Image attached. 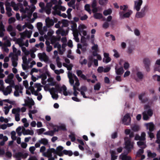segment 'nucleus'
<instances>
[{
    "instance_id": "052dcab7",
    "label": "nucleus",
    "mask_w": 160,
    "mask_h": 160,
    "mask_svg": "<svg viewBox=\"0 0 160 160\" xmlns=\"http://www.w3.org/2000/svg\"><path fill=\"white\" fill-rule=\"evenodd\" d=\"M22 121L24 123L23 125L25 128L28 127L29 125V123L28 122L27 119L26 118H23L22 119Z\"/></svg>"
},
{
    "instance_id": "6ab92c4d",
    "label": "nucleus",
    "mask_w": 160,
    "mask_h": 160,
    "mask_svg": "<svg viewBox=\"0 0 160 160\" xmlns=\"http://www.w3.org/2000/svg\"><path fill=\"white\" fill-rule=\"evenodd\" d=\"M131 119L130 115L128 113L126 114L122 119V123L124 124L128 125H129L131 122Z\"/></svg>"
},
{
    "instance_id": "774afa93",
    "label": "nucleus",
    "mask_w": 160,
    "mask_h": 160,
    "mask_svg": "<svg viewBox=\"0 0 160 160\" xmlns=\"http://www.w3.org/2000/svg\"><path fill=\"white\" fill-rule=\"evenodd\" d=\"M157 140L156 141V142L160 144V131H159L157 135Z\"/></svg>"
},
{
    "instance_id": "c9c22d12",
    "label": "nucleus",
    "mask_w": 160,
    "mask_h": 160,
    "mask_svg": "<svg viewBox=\"0 0 160 160\" xmlns=\"http://www.w3.org/2000/svg\"><path fill=\"white\" fill-rule=\"evenodd\" d=\"M92 44L93 45L92 47V49L93 51L92 54L93 56H95L98 51V46L97 44H95L94 42V44Z\"/></svg>"
},
{
    "instance_id": "49530a36",
    "label": "nucleus",
    "mask_w": 160,
    "mask_h": 160,
    "mask_svg": "<svg viewBox=\"0 0 160 160\" xmlns=\"http://www.w3.org/2000/svg\"><path fill=\"white\" fill-rule=\"evenodd\" d=\"M75 0H71L69 2H68V5L69 7L72 8L74 9H75L76 8L75 5Z\"/></svg>"
},
{
    "instance_id": "dca6fc26",
    "label": "nucleus",
    "mask_w": 160,
    "mask_h": 160,
    "mask_svg": "<svg viewBox=\"0 0 160 160\" xmlns=\"http://www.w3.org/2000/svg\"><path fill=\"white\" fill-rule=\"evenodd\" d=\"M56 150L53 148L49 149L47 150L46 152L42 153V155L48 158L52 157V153L56 154Z\"/></svg>"
},
{
    "instance_id": "a18cd8bd",
    "label": "nucleus",
    "mask_w": 160,
    "mask_h": 160,
    "mask_svg": "<svg viewBox=\"0 0 160 160\" xmlns=\"http://www.w3.org/2000/svg\"><path fill=\"white\" fill-rule=\"evenodd\" d=\"M27 156V154H25L24 155L21 152H18L16 154V158L17 160H20V158H26Z\"/></svg>"
},
{
    "instance_id": "6e6552de",
    "label": "nucleus",
    "mask_w": 160,
    "mask_h": 160,
    "mask_svg": "<svg viewBox=\"0 0 160 160\" xmlns=\"http://www.w3.org/2000/svg\"><path fill=\"white\" fill-rule=\"evenodd\" d=\"M52 9L53 11L52 12V14L55 15L56 14L60 15V11H64L66 10V8L65 7L61 5H56L52 7Z\"/></svg>"
},
{
    "instance_id": "13d9d810",
    "label": "nucleus",
    "mask_w": 160,
    "mask_h": 160,
    "mask_svg": "<svg viewBox=\"0 0 160 160\" xmlns=\"http://www.w3.org/2000/svg\"><path fill=\"white\" fill-rule=\"evenodd\" d=\"M21 49L22 52L24 53L25 56H28L30 54L29 51L25 47H22Z\"/></svg>"
},
{
    "instance_id": "69168bd1",
    "label": "nucleus",
    "mask_w": 160,
    "mask_h": 160,
    "mask_svg": "<svg viewBox=\"0 0 160 160\" xmlns=\"http://www.w3.org/2000/svg\"><path fill=\"white\" fill-rule=\"evenodd\" d=\"M101 88V84L99 82L97 83L94 86V89L95 90H99Z\"/></svg>"
},
{
    "instance_id": "1a4fd4ad",
    "label": "nucleus",
    "mask_w": 160,
    "mask_h": 160,
    "mask_svg": "<svg viewBox=\"0 0 160 160\" xmlns=\"http://www.w3.org/2000/svg\"><path fill=\"white\" fill-rule=\"evenodd\" d=\"M38 56L40 60L42 62L44 61L46 63H49L51 62L48 57L44 52L38 53Z\"/></svg>"
},
{
    "instance_id": "79ce46f5",
    "label": "nucleus",
    "mask_w": 160,
    "mask_h": 160,
    "mask_svg": "<svg viewBox=\"0 0 160 160\" xmlns=\"http://www.w3.org/2000/svg\"><path fill=\"white\" fill-rule=\"evenodd\" d=\"M81 42L82 43H87L86 42L87 40H88L90 38V36L88 35H86V36H84V35H81Z\"/></svg>"
},
{
    "instance_id": "4d7b16f0",
    "label": "nucleus",
    "mask_w": 160,
    "mask_h": 160,
    "mask_svg": "<svg viewBox=\"0 0 160 160\" xmlns=\"http://www.w3.org/2000/svg\"><path fill=\"white\" fill-rule=\"evenodd\" d=\"M63 152L65 155H68L69 156H71L73 154V153L72 152L71 150H64L63 151Z\"/></svg>"
},
{
    "instance_id": "4be33fe9",
    "label": "nucleus",
    "mask_w": 160,
    "mask_h": 160,
    "mask_svg": "<svg viewBox=\"0 0 160 160\" xmlns=\"http://www.w3.org/2000/svg\"><path fill=\"white\" fill-rule=\"evenodd\" d=\"M78 29L79 34L81 35V33L82 35L86 36L87 34V32L84 29L86 28V27L84 24H80L78 27Z\"/></svg>"
},
{
    "instance_id": "8fccbe9b",
    "label": "nucleus",
    "mask_w": 160,
    "mask_h": 160,
    "mask_svg": "<svg viewBox=\"0 0 160 160\" xmlns=\"http://www.w3.org/2000/svg\"><path fill=\"white\" fill-rule=\"evenodd\" d=\"M26 27L31 30L33 28V27L32 24L28 23H25V24L23 26V29H24Z\"/></svg>"
},
{
    "instance_id": "4c0bfd02",
    "label": "nucleus",
    "mask_w": 160,
    "mask_h": 160,
    "mask_svg": "<svg viewBox=\"0 0 160 160\" xmlns=\"http://www.w3.org/2000/svg\"><path fill=\"white\" fill-rule=\"evenodd\" d=\"M23 39L24 38L21 36L20 38L16 39L15 43L18 44L20 47L22 48L24 45V43L23 42Z\"/></svg>"
},
{
    "instance_id": "338daca9",
    "label": "nucleus",
    "mask_w": 160,
    "mask_h": 160,
    "mask_svg": "<svg viewBox=\"0 0 160 160\" xmlns=\"http://www.w3.org/2000/svg\"><path fill=\"white\" fill-rule=\"evenodd\" d=\"M69 138H70L72 142H74L75 140V135L73 133H71L69 136Z\"/></svg>"
},
{
    "instance_id": "a19ab883",
    "label": "nucleus",
    "mask_w": 160,
    "mask_h": 160,
    "mask_svg": "<svg viewBox=\"0 0 160 160\" xmlns=\"http://www.w3.org/2000/svg\"><path fill=\"white\" fill-rule=\"evenodd\" d=\"M139 99L142 102H144L147 101L148 99L146 98V95L144 93H142L139 96Z\"/></svg>"
},
{
    "instance_id": "cd10ccee",
    "label": "nucleus",
    "mask_w": 160,
    "mask_h": 160,
    "mask_svg": "<svg viewBox=\"0 0 160 160\" xmlns=\"http://www.w3.org/2000/svg\"><path fill=\"white\" fill-rule=\"evenodd\" d=\"M45 23L48 28H50L54 24L53 20L52 19H51L49 17H48L45 19Z\"/></svg>"
},
{
    "instance_id": "4468645a",
    "label": "nucleus",
    "mask_w": 160,
    "mask_h": 160,
    "mask_svg": "<svg viewBox=\"0 0 160 160\" xmlns=\"http://www.w3.org/2000/svg\"><path fill=\"white\" fill-rule=\"evenodd\" d=\"M132 13V11L131 10H128L126 12H119L120 18L122 19L124 18H128Z\"/></svg>"
},
{
    "instance_id": "393cba45",
    "label": "nucleus",
    "mask_w": 160,
    "mask_h": 160,
    "mask_svg": "<svg viewBox=\"0 0 160 160\" xmlns=\"http://www.w3.org/2000/svg\"><path fill=\"white\" fill-rule=\"evenodd\" d=\"M5 6L7 15L8 17L11 16L12 15V10L10 6H11L13 7L11 5V3L6 2L5 4Z\"/></svg>"
},
{
    "instance_id": "39448f33",
    "label": "nucleus",
    "mask_w": 160,
    "mask_h": 160,
    "mask_svg": "<svg viewBox=\"0 0 160 160\" xmlns=\"http://www.w3.org/2000/svg\"><path fill=\"white\" fill-rule=\"evenodd\" d=\"M144 109V111L142 112L143 118L144 120H148L152 116V111L148 105H145Z\"/></svg>"
},
{
    "instance_id": "09e8293b",
    "label": "nucleus",
    "mask_w": 160,
    "mask_h": 160,
    "mask_svg": "<svg viewBox=\"0 0 160 160\" xmlns=\"http://www.w3.org/2000/svg\"><path fill=\"white\" fill-rule=\"evenodd\" d=\"M94 18L96 19H100L102 18V14L99 13H95L93 14Z\"/></svg>"
},
{
    "instance_id": "b1692460",
    "label": "nucleus",
    "mask_w": 160,
    "mask_h": 160,
    "mask_svg": "<svg viewBox=\"0 0 160 160\" xmlns=\"http://www.w3.org/2000/svg\"><path fill=\"white\" fill-rule=\"evenodd\" d=\"M14 77V74L12 73H10L8 75L7 78L5 79V81L7 83L13 85L14 84V81L13 78Z\"/></svg>"
},
{
    "instance_id": "de8ad7c7",
    "label": "nucleus",
    "mask_w": 160,
    "mask_h": 160,
    "mask_svg": "<svg viewBox=\"0 0 160 160\" xmlns=\"http://www.w3.org/2000/svg\"><path fill=\"white\" fill-rule=\"evenodd\" d=\"M73 33L74 39L77 42L79 41V39L78 37V32H74Z\"/></svg>"
},
{
    "instance_id": "c756f323",
    "label": "nucleus",
    "mask_w": 160,
    "mask_h": 160,
    "mask_svg": "<svg viewBox=\"0 0 160 160\" xmlns=\"http://www.w3.org/2000/svg\"><path fill=\"white\" fill-rule=\"evenodd\" d=\"M22 134L24 135H33L34 134V131L32 130H30L28 129H26L25 128H23V129Z\"/></svg>"
},
{
    "instance_id": "bb28decb",
    "label": "nucleus",
    "mask_w": 160,
    "mask_h": 160,
    "mask_svg": "<svg viewBox=\"0 0 160 160\" xmlns=\"http://www.w3.org/2000/svg\"><path fill=\"white\" fill-rule=\"evenodd\" d=\"M32 34V31H31L26 30L25 32L20 33V35L21 37L24 38L26 37L28 38H30Z\"/></svg>"
},
{
    "instance_id": "6e6d98bb",
    "label": "nucleus",
    "mask_w": 160,
    "mask_h": 160,
    "mask_svg": "<svg viewBox=\"0 0 160 160\" xmlns=\"http://www.w3.org/2000/svg\"><path fill=\"white\" fill-rule=\"evenodd\" d=\"M83 57L81 56L79 60V62L82 65H86L87 63V61L86 59H83Z\"/></svg>"
},
{
    "instance_id": "a211bd4d",
    "label": "nucleus",
    "mask_w": 160,
    "mask_h": 160,
    "mask_svg": "<svg viewBox=\"0 0 160 160\" xmlns=\"http://www.w3.org/2000/svg\"><path fill=\"white\" fill-rule=\"evenodd\" d=\"M49 91L52 95V98L54 99H57L58 98V92L56 88H52L49 89Z\"/></svg>"
},
{
    "instance_id": "e2e57ef3",
    "label": "nucleus",
    "mask_w": 160,
    "mask_h": 160,
    "mask_svg": "<svg viewBox=\"0 0 160 160\" xmlns=\"http://www.w3.org/2000/svg\"><path fill=\"white\" fill-rule=\"evenodd\" d=\"M112 12V10L110 9H108L105 10L103 11V13L105 16H107L111 14Z\"/></svg>"
},
{
    "instance_id": "f03ea898",
    "label": "nucleus",
    "mask_w": 160,
    "mask_h": 160,
    "mask_svg": "<svg viewBox=\"0 0 160 160\" xmlns=\"http://www.w3.org/2000/svg\"><path fill=\"white\" fill-rule=\"evenodd\" d=\"M68 76L70 84L73 86V94L75 97H77L78 93L77 91L80 92V89L78 88V87L80 85L78 79L76 75L70 72H68Z\"/></svg>"
},
{
    "instance_id": "c85d7f7f",
    "label": "nucleus",
    "mask_w": 160,
    "mask_h": 160,
    "mask_svg": "<svg viewBox=\"0 0 160 160\" xmlns=\"http://www.w3.org/2000/svg\"><path fill=\"white\" fill-rule=\"evenodd\" d=\"M82 44V45L80 44H78V48L81 49L83 52H85L86 51L88 45L87 43Z\"/></svg>"
},
{
    "instance_id": "e433bc0d",
    "label": "nucleus",
    "mask_w": 160,
    "mask_h": 160,
    "mask_svg": "<svg viewBox=\"0 0 160 160\" xmlns=\"http://www.w3.org/2000/svg\"><path fill=\"white\" fill-rule=\"evenodd\" d=\"M8 140V137L6 136H3L2 134L0 135V145H3L4 142Z\"/></svg>"
},
{
    "instance_id": "9b49d317",
    "label": "nucleus",
    "mask_w": 160,
    "mask_h": 160,
    "mask_svg": "<svg viewBox=\"0 0 160 160\" xmlns=\"http://www.w3.org/2000/svg\"><path fill=\"white\" fill-rule=\"evenodd\" d=\"M152 59L150 57H146L143 59L142 62L146 70L149 72L150 70V67Z\"/></svg>"
},
{
    "instance_id": "72a5a7b5",
    "label": "nucleus",
    "mask_w": 160,
    "mask_h": 160,
    "mask_svg": "<svg viewBox=\"0 0 160 160\" xmlns=\"http://www.w3.org/2000/svg\"><path fill=\"white\" fill-rule=\"evenodd\" d=\"M103 55L104 57L103 59V62L106 63L109 62L111 60V58L109 57V54L104 52Z\"/></svg>"
},
{
    "instance_id": "f8f14e48",
    "label": "nucleus",
    "mask_w": 160,
    "mask_h": 160,
    "mask_svg": "<svg viewBox=\"0 0 160 160\" xmlns=\"http://www.w3.org/2000/svg\"><path fill=\"white\" fill-rule=\"evenodd\" d=\"M57 3V0H52L50 2L47 4L46 6L44 9V10L47 14H49L51 13V7L53 4H55Z\"/></svg>"
},
{
    "instance_id": "412c9836",
    "label": "nucleus",
    "mask_w": 160,
    "mask_h": 160,
    "mask_svg": "<svg viewBox=\"0 0 160 160\" xmlns=\"http://www.w3.org/2000/svg\"><path fill=\"white\" fill-rule=\"evenodd\" d=\"M24 102H26V104L28 105L29 108H31L32 106H34L35 103L33 100L32 98L27 97L24 100Z\"/></svg>"
},
{
    "instance_id": "9d476101",
    "label": "nucleus",
    "mask_w": 160,
    "mask_h": 160,
    "mask_svg": "<svg viewBox=\"0 0 160 160\" xmlns=\"http://www.w3.org/2000/svg\"><path fill=\"white\" fill-rule=\"evenodd\" d=\"M49 125L53 129V131L54 132L60 130L64 131L66 130V127L64 125H62L58 126L57 125H54L52 123H48L47 124V126L49 127Z\"/></svg>"
},
{
    "instance_id": "f704fd0d",
    "label": "nucleus",
    "mask_w": 160,
    "mask_h": 160,
    "mask_svg": "<svg viewBox=\"0 0 160 160\" xmlns=\"http://www.w3.org/2000/svg\"><path fill=\"white\" fill-rule=\"evenodd\" d=\"M15 91L14 92V95L16 97H18L19 96L20 93H22V89L19 88L18 86L15 87Z\"/></svg>"
},
{
    "instance_id": "ddd939ff",
    "label": "nucleus",
    "mask_w": 160,
    "mask_h": 160,
    "mask_svg": "<svg viewBox=\"0 0 160 160\" xmlns=\"http://www.w3.org/2000/svg\"><path fill=\"white\" fill-rule=\"evenodd\" d=\"M125 148L128 151V152L131 150V148H133V142H131L130 140L127 138H125L124 139Z\"/></svg>"
},
{
    "instance_id": "c03bdc74",
    "label": "nucleus",
    "mask_w": 160,
    "mask_h": 160,
    "mask_svg": "<svg viewBox=\"0 0 160 160\" xmlns=\"http://www.w3.org/2000/svg\"><path fill=\"white\" fill-rule=\"evenodd\" d=\"M42 24L41 22H38L37 24V27L38 29L39 32L40 33L41 35L44 34V33L41 31L42 27Z\"/></svg>"
},
{
    "instance_id": "58836bf2",
    "label": "nucleus",
    "mask_w": 160,
    "mask_h": 160,
    "mask_svg": "<svg viewBox=\"0 0 160 160\" xmlns=\"http://www.w3.org/2000/svg\"><path fill=\"white\" fill-rule=\"evenodd\" d=\"M118 65H117L115 67V72L117 75H121L124 72V70L122 67H121L118 68Z\"/></svg>"
},
{
    "instance_id": "bf43d9fd",
    "label": "nucleus",
    "mask_w": 160,
    "mask_h": 160,
    "mask_svg": "<svg viewBox=\"0 0 160 160\" xmlns=\"http://www.w3.org/2000/svg\"><path fill=\"white\" fill-rule=\"evenodd\" d=\"M145 16V14L143 12H138L136 14V17L138 18H142Z\"/></svg>"
},
{
    "instance_id": "aec40b11",
    "label": "nucleus",
    "mask_w": 160,
    "mask_h": 160,
    "mask_svg": "<svg viewBox=\"0 0 160 160\" xmlns=\"http://www.w3.org/2000/svg\"><path fill=\"white\" fill-rule=\"evenodd\" d=\"M29 110L28 112V115L29 118L32 120L33 119L32 115H34L38 112V108L35 106L33 107V109L32 107L31 108H29Z\"/></svg>"
},
{
    "instance_id": "423d86ee",
    "label": "nucleus",
    "mask_w": 160,
    "mask_h": 160,
    "mask_svg": "<svg viewBox=\"0 0 160 160\" xmlns=\"http://www.w3.org/2000/svg\"><path fill=\"white\" fill-rule=\"evenodd\" d=\"M55 86L59 93L63 94L65 96H70L72 94V92L67 90V88L65 85H63L62 86L60 87L58 84H57Z\"/></svg>"
},
{
    "instance_id": "f257e3e1",
    "label": "nucleus",
    "mask_w": 160,
    "mask_h": 160,
    "mask_svg": "<svg viewBox=\"0 0 160 160\" xmlns=\"http://www.w3.org/2000/svg\"><path fill=\"white\" fill-rule=\"evenodd\" d=\"M11 4L14 10L18 11L19 8H20V11L22 13V19H26L28 21H30L32 13L36 9L34 5L32 4L30 7L28 6V7H26L25 8H24L22 4L20 3L16 4L14 2L12 1Z\"/></svg>"
},
{
    "instance_id": "5fc2aeb1",
    "label": "nucleus",
    "mask_w": 160,
    "mask_h": 160,
    "mask_svg": "<svg viewBox=\"0 0 160 160\" xmlns=\"http://www.w3.org/2000/svg\"><path fill=\"white\" fill-rule=\"evenodd\" d=\"M23 129L22 128L19 126L16 130V132L17 133L18 135L20 136L21 135L22 133Z\"/></svg>"
},
{
    "instance_id": "5701e85b",
    "label": "nucleus",
    "mask_w": 160,
    "mask_h": 160,
    "mask_svg": "<svg viewBox=\"0 0 160 160\" xmlns=\"http://www.w3.org/2000/svg\"><path fill=\"white\" fill-rule=\"evenodd\" d=\"M65 61L67 63H63L62 64L63 66L67 68V70L69 71L68 72H71L70 71H71L72 69V68L73 67L72 65V64L69 63V60L68 58H65Z\"/></svg>"
},
{
    "instance_id": "37998d69",
    "label": "nucleus",
    "mask_w": 160,
    "mask_h": 160,
    "mask_svg": "<svg viewBox=\"0 0 160 160\" xmlns=\"http://www.w3.org/2000/svg\"><path fill=\"white\" fill-rule=\"evenodd\" d=\"M137 144L138 146L142 149L145 148L146 147L145 142L142 141L138 142Z\"/></svg>"
},
{
    "instance_id": "f3484780",
    "label": "nucleus",
    "mask_w": 160,
    "mask_h": 160,
    "mask_svg": "<svg viewBox=\"0 0 160 160\" xmlns=\"http://www.w3.org/2000/svg\"><path fill=\"white\" fill-rule=\"evenodd\" d=\"M142 3V0H136L134 1L133 9L137 11H139Z\"/></svg>"
},
{
    "instance_id": "0eeeda50",
    "label": "nucleus",
    "mask_w": 160,
    "mask_h": 160,
    "mask_svg": "<svg viewBox=\"0 0 160 160\" xmlns=\"http://www.w3.org/2000/svg\"><path fill=\"white\" fill-rule=\"evenodd\" d=\"M80 92L81 95L84 98H90V91L88 90L85 86H82L80 88Z\"/></svg>"
},
{
    "instance_id": "864d4df0",
    "label": "nucleus",
    "mask_w": 160,
    "mask_h": 160,
    "mask_svg": "<svg viewBox=\"0 0 160 160\" xmlns=\"http://www.w3.org/2000/svg\"><path fill=\"white\" fill-rule=\"evenodd\" d=\"M41 144L47 145L48 144V140L46 138H42L39 140Z\"/></svg>"
},
{
    "instance_id": "680f3d73",
    "label": "nucleus",
    "mask_w": 160,
    "mask_h": 160,
    "mask_svg": "<svg viewBox=\"0 0 160 160\" xmlns=\"http://www.w3.org/2000/svg\"><path fill=\"white\" fill-rule=\"evenodd\" d=\"M110 153L112 157L111 160H115L117 158V156L115 155V151L113 150H111Z\"/></svg>"
},
{
    "instance_id": "20e7f679",
    "label": "nucleus",
    "mask_w": 160,
    "mask_h": 160,
    "mask_svg": "<svg viewBox=\"0 0 160 160\" xmlns=\"http://www.w3.org/2000/svg\"><path fill=\"white\" fill-rule=\"evenodd\" d=\"M41 85L40 83H35L33 87H30L26 90V93L30 95L31 93L34 95H38V93L41 90Z\"/></svg>"
},
{
    "instance_id": "0e129e2a",
    "label": "nucleus",
    "mask_w": 160,
    "mask_h": 160,
    "mask_svg": "<svg viewBox=\"0 0 160 160\" xmlns=\"http://www.w3.org/2000/svg\"><path fill=\"white\" fill-rule=\"evenodd\" d=\"M148 155V157H151L152 158L155 157L156 156V154L155 152L152 153L150 150H148L147 151Z\"/></svg>"
},
{
    "instance_id": "7ed1b4c3",
    "label": "nucleus",
    "mask_w": 160,
    "mask_h": 160,
    "mask_svg": "<svg viewBox=\"0 0 160 160\" xmlns=\"http://www.w3.org/2000/svg\"><path fill=\"white\" fill-rule=\"evenodd\" d=\"M13 52H10L9 55L11 58L12 65L14 67H17L18 64V57L21 55V52L20 50H18L14 46H12Z\"/></svg>"
},
{
    "instance_id": "a878e982",
    "label": "nucleus",
    "mask_w": 160,
    "mask_h": 160,
    "mask_svg": "<svg viewBox=\"0 0 160 160\" xmlns=\"http://www.w3.org/2000/svg\"><path fill=\"white\" fill-rule=\"evenodd\" d=\"M0 90L2 91L4 95L7 96L11 93L12 91V87L10 85L8 86L5 88L3 87L2 89Z\"/></svg>"
},
{
    "instance_id": "473e14b6",
    "label": "nucleus",
    "mask_w": 160,
    "mask_h": 160,
    "mask_svg": "<svg viewBox=\"0 0 160 160\" xmlns=\"http://www.w3.org/2000/svg\"><path fill=\"white\" fill-rule=\"evenodd\" d=\"M127 153H122L120 156L119 158L122 160H132V158L129 156L127 155Z\"/></svg>"
},
{
    "instance_id": "7c9ffc66",
    "label": "nucleus",
    "mask_w": 160,
    "mask_h": 160,
    "mask_svg": "<svg viewBox=\"0 0 160 160\" xmlns=\"http://www.w3.org/2000/svg\"><path fill=\"white\" fill-rule=\"evenodd\" d=\"M145 125L146 127L147 130H149V131L152 132L154 129V125L152 122L145 123Z\"/></svg>"
},
{
    "instance_id": "2eb2a0df",
    "label": "nucleus",
    "mask_w": 160,
    "mask_h": 160,
    "mask_svg": "<svg viewBox=\"0 0 160 160\" xmlns=\"http://www.w3.org/2000/svg\"><path fill=\"white\" fill-rule=\"evenodd\" d=\"M12 113L15 115V120L16 121L18 122L20 120L19 113L20 110L19 108H14L12 110Z\"/></svg>"
},
{
    "instance_id": "ea45409f",
    "label": "nucleus",
    "mask_w": 160,
    "mask_h": 160,
    "mask_svg": "<svg viewBox=\"0 0 160 160\" xmlns=\"http://www.w3.org/2000/svg\"><path fill=\"white\" fill-rule=\"evenodd\" d=\"M76 73L78 77H80L82 79L84 80L87 79L86 77L82 74V72L81 70H77L76 71Z\"/></svg>"
},
{
    "instance_id": "2f4dec72",
    "label": "nucleus",
    "mask_w": 160,
    "mask_h": 160,
    "mask_svg": "<svg viewBox=\"0 0 160 160\" xmlns=\"http://www.w3.org/2000/svg\"><path fill=\"white\" fill-rule=\"evenodd\" d=\"M145 133L144 132L142 133L141 136H140L138 135H136L135 137V140H136L144 141L145 139Z\"/></svg>"
},
{
    "instance_id": "603ef678",
    "label": "nucleus",
    "mask_w": 160,
    "mask_h": 160,
    "mask_svg": "<svg viewBox=\"0 0 160 160\" xmlns=\"http://www.w3.org/2000/svg\"><path fill=\"white\" fill-rule=\"evenodd\" d=\"M120 9L122 11H120V12H125L128 8V6L127 5H121L120 7Z\"/></svg>"
},
{
    "instance_id": "3c124183",
    "label": "nucleus",
    "mask_w": 160,
    "mask_h": 160,
    "mask_svg": "<svg viewBox=\"0 0 160 160\" xmlns=\"http://www.w3.org/2000/svg\"><path fill=\"white\" fill-rule=\"evenodd\" d=\"M72 25L71 26V30L72 32H78L77 29V24L73 22H72Z\"/></svg>"
}]
</instances>
